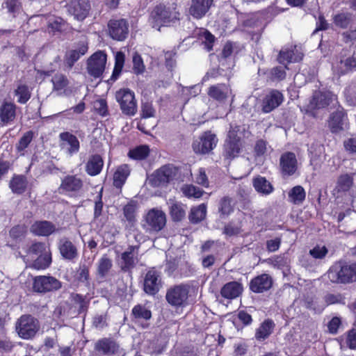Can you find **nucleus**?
<instances>
[{
	"mask_svg": "<svg viewBox=\"0 0 356 356\" xmlns=\"http://www.w3.org/2000/svg\"><path fill=\"white\" fill-rule=\"evenodd\" d=\"M327 277L332 283H350L356 281V264L336 263L327 271Z\"/></svg>",
	"mask_w": 356,
	"mask_h": 356,
	"instance_id": "nucleus-1",
	"label": "nucleus"
},
{
	"mask_svg": "<svg viewBox=\"0 0 356 356\" xmlns=\"http://www.w3.org/2000/svg\"><path fill=\"white\" fill-rule=\"evenodd\" d=\"M179 168L172 164L161 166L149 178V183L154 187L165 186L179 179Z\"/></svg>",
	"mask_w": 356,
	"mask_h": 356,
	"instance_id": "nucleus-2",
	"label": "nucleus"
},
{
	"mask_svg": "<svg viewBox=\"0 0 356 356\" xmlns=\"http://www.w3.org/2000/svg\"><path fill=\"white\" fill-rule=\"evenodd\" d=\"M166 225V215L161 209H152L144 216L143 227L147 232L157 233Z\"/></svg>",
	"mask_w": 356,
	"mask_h": 356,
	"instance_id": "nucleus-3",
	"label": "nucleus"
},
{
	"mask_svg": "<svg viewBox=\"0 0 356 356\" xmlns=\"http://www.w3.org/2000/svg\"><path fill=\"white\" fill-rule=\"evenodd\" d=\"M16 331L22 339H32L40 330L39 321L31 315H23L17 321Z\"/></svg>",
	"mask_w": 356,
	"mask_h": 356,
	"instance_id": "nucleus-4",
	"label": "nucleus"
},
{
	"mask_svg": "<svg viewBox=\"0 0 356 356\" xmlns=\"http://www.w3.org/2000/svg\"><path fill=\"white\" fill-rule=\"evenodd\" d=\"M337 102L336 96L330 91H316L314 92L309 103L307 105V111L315 116L314 111L324 108Z\"/></svg>",
	"mask_w": 356,
	"mask_h": 356,
	"instance_id": "nucleus-5",
	"label": "nucleus"
},
{
	"mask_svg": "<svg viewBox=\"0 0 356 356\" xmlns=\"http://www.w3.org/2000/svg\"><path fill=\"white\" fill-rule=\"evenodd\" d=\"M242 131L238 126H231L225 144V156L227 158L236 156L242 147Z\"/></svg>",
	"mask_w": 356,
	"mask_h": 356,
	"instance_id": "nucleus-6",
	"label": "nucleus"
},
{
	"mask_svg": "<svg viewBox=\"0 0 356 356\" xmlns=\"http://www.w3.org/2000/svg\"><path fill=\"white\" fill-rule=\"evenodd\" d=\"M115 98L120 104L122 113L133 116L137 111V103L133 91L128 88L120 89L116 92Z\"/></svg>",
	"mask_w": 356,
	"mask_h": 356,
	"instance_id": "nucleus-7",
	"label": "nucleus"
},
{
	"mask_svg": "<svg viewBox=\"0 0 356 356\" xmlns=\"http://www.w3.org/2000/svg\"><path fill=\"white\" fill-rule=\"evenodd\" d=\"M33 291L37 293H46L58 290L61 287L59 280L51 276H37L31 278Z\"/></svg>",
	"mask_w": 356,
	"mask_h": 356,
	"instance_id": "nucleus-8",
	"label": "nucleus"
},
{
	"mask_svg": "<svg viewBox=\"0 0 356 356\" xmlns=\"http://www.w3.org/2000/svg\"><path fill=\"white\" fill-rule=\"evenodd\" d=\"M217 141L215 134L211 131H206L198 139L193 141V149L196 154H207L215 148Z\"/></svg>",
	"mask_w": 356,
	"mask_h": 356,
	"instance_id": "nucleus-9",
	"label": "nucleus"
},
{
	"mask_svg": "<svg viewBox=\"0 0 356 356\" xmlns=\"http://www.w3.org/2000/svg\"><path fill=\"white\" fill-rule=\"evenodd\" d=\"M83 186V180L77 175H67L62 179L58 191L60 193L73 196L81 191Z\"/></svg>",
	"mask_w": 356,
	"mask_h": 356,
	"instance_id": "nucleus-10",
	"label": "nucleus"
},
{
	"mask_svg": "<svg viewBox=\"0 0 356 356\" xmlns=\"http://www.w3.org/2000/svg\"><path fill=\"white\" fill-rule=\"evenodd\" d=\"M162 285L161 271L155 268H150L146 273L144 279L143 289L149 295L156 294Z\"/></svg>",
	"mask_w": 356,
	"mask_h": 356,
	"instance_id": "nucleus-11",
	"label": "nucleus"
},
{
	"mask_svg": "<svg viewBox=\"0 0 356 356\" xmlns=\"http://www.w3.org/2000/svg\"><path fill=\"white\" fill-rule=\"evenodd\" d=\"M106 55L102 51L93 54L88 60V73L94 77H99L104 71Z\"/></svg>",
	"mask_w": 356,
	"mask_h": 356,
	"instance_id": "nucleus-12",
	"label": "nucleus"
},
{
	"mask_svg": "<svg viewBox=\"0 0 356 356\" xmlns=\"http://www.w3.org/2000/svg\"><path fill=\"white\" fill-rule=\"evenodd\" d=\"M110 36L116 40H124L129 33V24L124 19H111L108 24Z\"/></svg>",
	"mask_w": 356,
	"mask_h": 356,
	"instance_id": "nucleus-13",
	"label": "nucleus"
},
{
	"mask_svg": "<svg viewBox=\"0 0 356 356\" xmlns=\"http://www.w3.org/2000/svg\"><path fill=\"white\" fill-rule=\"evenodd\" d=\"M179 14L173 8L165 6H158L152 13V17L155 22L165 24L179 18Z\"/></svg>",
	"mask_w": 356,
	"mask_h": 356,
	"instance_id": "nucleus-14",
	"label": "nucleus"
},
{
	"mask_svg": "<svg viewBox=\"0 0 356 356\" xmlns=\"http://www.w3.org/2000/svg\"><path fill=\"white\" fill-rule=\"evenodd\" d=\"M188 289L184 285H177L169 289L166 293V300L172 305L181 306L188 299Z\"/></svg>",
	"mask_w": 356,
	"mask_h": 356,
	"instance_id": "nucleus-15",
	"label": "nucleus"
},
{
	"mask_svg": "<svg viewBox=\"0 0 356 356\" xmlns=\"http://www.w3.org/2000/svg\"><path fill=\"white\" fill-rule=\"evenodd\" d=\"M61 149L68 156H72L79 151L80 145L78 138L69 132H63L59 135Z\"/></svg>",
	"mask_w": 356,
	"mask_h": 356,
	"instance_id": "nucleus-16",
	"label": "nucleus"
},
{
	"mask_svg": "<svg viewBox=\"0 0 356 356\" xmlns=\"http://www.w3.org/2000/svg\"><path fill=\"white\" fill-rule=\"evenodd\" d=\"M280 166L284 177L293 175L298 169V161L296 155L292 152L284 153L280 159Z\"/></svg>",
	"mask_w": 356,
	"mask_h": 356,
	"instance_id": "nucleus-17",
	"label": "nucleus"
},
{
	"mask_svg": "<svg viewBox=\"0 0 356 356\" xmlns=\"http://www.w3.org/2000/svg\"><path fill=\"white\" fill-rule=\"evenodd\" d=\"M213 0H191L189 14L195 19L202 18L209 10Z\"/></svg>",
	"mask_w": 356,
	"mask_h": 356,
	"instance_id": "nucleus-18",
	"label": "nucleus"
},
{
	"mask_svg": "<svg viewBox=\"0 0 356 356\" xmlns=\"http://www.w3.org/2000/svg\"><path fill=\"white\" fill-rule=\"evenodd\" d=\"M90 6L88 0H74L69 5L68 12L77 20H83L87 16Z\"/></svg>",
	"mask_w": 356,
	"mask_h": 356,
	"instance_id": "nucleus-19",
	"label": "nucleus"
},
{
	"mask_svg": "<svg viewBox=\"0 0 356 356\" xmlns=\"http://www.w3.org/2000/svg\"><path fill=\"white\" fill-rule=\"evenodd\" d=\"M282 94L276 90L269 92L264 98L262 103V111L268 113L279 106L283 102Z\"/></svg>",
	"mask_w": 356,
	"mask_h": 356,
	"instance_id": "nucleus-20",
	"label": "nucleus"
},
{
	"mask_svg": "<svg viewBox=\"0 0 356 356\" xmlns=\"http://www.w3.org/2000/svg\"><path fill=\"white\" fill-rule=\"evenodd\" d=\"M353 70H356V58L355 57L346 58H337L332 64L334 73L339 76L345 74Z\"/></svg>",
	"mask_w": 356,
	"mask_h": 356,
	"instance_id": "nucleus-21",
	"label": "nucleus"
},
{
	"mask_svg": "<svg viewBox=\"0 0 356 356\" xmlns=\"http://www.w3.org/2000/svg\"><path fill=\"white\" fill-rule=\"evenodd\" d=\"M273 284L271 277L266 273L253 278L250 284V290L254 293H263L270 289Z\"/></svg>",
	"mask_w": 356,
	"mask_h": 356,
	"instance_id": "nucleus-22",
	"label": "nucleus"
},
{
	"mask_svg": "<svg viewBox=\"0 0 356 356\" xmlns=\"http://www.w3.org/2000/svg\"><path fill=\"white\" fill-rule=\"evenodd\" d=\"M207 94L211 98L223 102L232 94V90L228 85L220 83L210 86Z\"/></svg>",
	"mask_w": 356,
	"mask_h": 356,
	"instance_id": "nucleus-23",
	"label": "nucleus"
},
{
	"mask_svg": "<svg viewBox=\"0 0 356 356\" xmlns=\"http://www.w3.org/2000/svg\"><path fill=\"white\" fill-rule=\"evenodd\" d=\"M58 245L60 253L65 259L72 260L77 257V248L67 238H60Z\"/></svg>",
	"mask_w": 356,
	"mask_h": 356,
	"instance_id": "nucleus-24",
	"label": "nucleus"
},
{
	"mask_svg": "<svg viewBox=\"0 0 356 356\" xmlns=\"http://www.w3.org/2000/svg\"><path fill=\"white\" fill-rule=\"evenodd\" d=\"M303 54L294 49H283L280 51L278 61L284 65L285 68L290 63L298 62L302 60Z\"/></svg>",
	"mask_w": 356,
	"mask_h": 356,
	"instance_id": "nucleus-25",
	"label": "nucleus"
},
{
	"mask_svg": "<svg viewBox=\"0 0 356 356\" xmlns=\"http://www.w3.org/2000/svg\"><path fill=\"white\" fill-rule=\"evenodd\" d=\"M243 285L238 282H230L225 284L220 290L222 296L226 299H235L242 293Z\"/></svg>",
	"mask_w": 356,
	"mask_h": 356,
	"instance_id": "nucleus-26",
	"label": "nucleus"
},
{
	"mask_svg": "<svg viewBox=\"0 0 356 356\" xmlns=\"http://www.w3.org/2000/svg\"><path fill=\"white\" fill-rule=\"evenodd\" d=\"M88 51V44L86 42H80L76 48L72 49L67 52L65 55V62L69 67H72L74 63L77 61L79 58L84 55Z\"/></svg>",
	"mask_w": 356,
	"mask_h": 356,
	"instance_id": "nucleus-27",
	"label": "nucleus"
},
{
	"mask_svg": "<svg viewBox=\"0 0 356 356\" xmlns=\"http://www.w3.org/2000/svg\"><path fill=\"white\" fill-rule=\"evenodd\" d=\"M346 115L342 111L333 113L328 122V126L332 133H338L346 127Z\"/></svg>",
	"mask_w": 356,
	"mask_h": 356,
	"instance_id": "nucleus-28",
	"label": "nucleus"
},
{
	"mask_svg": "<svg viewBox=\"0 0 356 356\" xmlns=\"http://www.w3.org/2000/svg\"><path fill=\"white\" fill-rule=\"evenodd\" d=\"M56 231L55 225L49 221H36L31 227V232L38 236H47Z\"/></svg>",
	"mask_w": 356,
	"mask_h": 356,
	"instance_id": "nucleus-29",
	"label": "nucleus"
},
{
	"mask_svg": "<svg viewBox=\"0 0 356 356\" xmlns=\"http://www.w3.org/2000/svg\"><path fill=\"white\" fill-rule=\"evenodd\" d=\"M103 165L102 158L98 154H95L88 159L86 164V171L90 176H96L101 172Z\"/></svg>",
	"mask_w": 356,
	"mask_h": 356,
	"instance_id": "nucleus-30",
	"label": "nucleus"
},
{
	"mask_svg": "<svg viewBox=\"0 0 356 356\" xmlns=\"http://www.w3.org/2000/svg\"><path fill=\"white\" fill-rule=\"evenodd\" d=\"M252 184L257 192L264 195H270L274 190L270 182L261 176L254 177L252 180Z\"/></svg>",
	"mask_w": 356,
	"mask_h": 356,
	"instance_id": "nucleus-31",
	"label": "nucleus"
},
{
	"mask_svg": "<svg viewBox=\"0 0 356 356\" xmlns=\"http://www.w3.org/2000/svg\"><path fill=\"white\" fill-rule=\"evenodd\" d=\"M130 174V168L127 164L119 165L113 174V185L121 188Z\"/></svg>",
	"mask_w": 356,
	"mask_h": 356,
	"instance_id": "nucleus-32",
	"label": "nucleus"
},
{
	"mask_svg": "<svg viewBox=\"0 0 356 356\" xmlns=\"http://www.w3.org/2000/svg\"><path fill=\"white\" fill-rule=\"evenodd\" d=\"M118 345L115 341L104 338L97 342L95 348L97 351L106 355L115 354L118 350Z\"/></svg>",
	"mask_w": 356,
	"mask_h": 356,
	"instance_id": "nucleus-33",
	"label": "nucleus"
},
{
	"mask_svg": "<svg viewBox=\"0 0 356 356\" xmlns=\"http://www.w3.org/2000/svg\"><path fill=\"white\" fill-rule=\"evenodd\" d=\"M169 208L171 217L174 221H180L186 216V205L181 202L170 199Z\"/></svg>",
	"mask_w": 356,
	"mask_h": 356,
	"instance_id": "nucleus-34",
	"label": "nucleus"
},
{
	"mask_svg": "<svg viewBox=\"0 0 356 356\" xmlns=\"http://www.w3.org/2000/svg\"><path fill=\"white\" fill-rule=\"evenodd\" d=\"M15 114L16 106L13 103L5 102L0 107V119L5 124L13 122Z\"/></svg>",
	"mask_w": 356,
	"mask_h": 356,
	"instance_id": "nucleus-35",
	"label": "nucleus"
},
{
	"mask_svg": "<svg viewBox=\"0 0 356 356\" xmlns=\"http://www.w3.org/2000/svg\"><path fill=\"white\" fill-rule=\"evenodd\" d=\"M310 154V163L314 170L320 168L323 162L321 157L323 152V147L320 144H313L309 148Z\"/></svg>",
	"mask_w": 356,
	"mask_h": 356,
	"instance_id": "nucleus-36",
	"label": "nucleus"
},
{
	"mask_svg": "<svg viewBox=\"0 0 356 356\" xmlns=\"http://www.w3.org/2000/svg\"><path fill=\"white\" fill-rule=\"evenodd\" d=\"M51 82L53 90L59 95L65 93L70 84L68 79L62 74H55L51 79Z\"/></svg>",
	"mask_w": 356,
	"mask_h": 356,
	"instance_id": "nucleus-37",
	"label": "nucleus"
},
{
	"mask_svg": "<svg viewBox=\"0 0 356 356\" xmlns=\"http://www.w3.org/2000/svg\"><path fill=\"white\" fill-rule=\"evenodd\" d=\"M136 247L131 246L129 249L122 254V260L123 261L122 268L124 270L133 268L136 263Z\"/></svg>",
	"mask_w": 356,
	"mask_h": 356,
	"instance_id": "nucleus-38",
	"label": "nucleus"
},
{
	"mask_svg": "<svg viewBox=\"0 0 356 356\" xmlns=\"http://www.w3.org/2000/svg\"><path fill=\"white\" fill-rule=\"evenodd\" d=\"M234 203L229 196L222 197L218 204V212L222 217H227L234 211Z\"/></svg>",
	"mask_w": 356,
	"mask_h": 356,
	"instance_id": "nucleus-39",
	"label": "nucleus"
},
{
	"mask_svg": "<svg viewBox=\"0 0 356 356\" xmlns=\"http://www.w3.org/2000/svg\"><path fill=\"white\" fill-rule=\"evenodd\" d=\"M288 195L291 202L294 204H300L305 199L306 193L302 186H296L290 190Z\"/></svg>",
	"mask_w": 356,
	"mask_h": 356,
	"instance_id": "nucleus-40",
	"label": "nucleus"
},
{
	"mask_svg": "<svg viewBox=\"0 0 356 356\" xmlns=\"http://www.w3.org/2000/svg\"><path fill=\"white\" fill-rule=\"evenodd\" d=\"M274 323L270 320L265 321L256 331L255 337L257 340L261 341L268 338L272 333Z\"/></svg>",
	"mask_w": 356,
	"mask_h": 356,
	"instance_id": "nucleus-41",
	"label": "nucleus"
},
{
	"mask_svg": "<svg viewBox=\"0 0 356 356\" xmlns=\"http://www.w3.org/2000/svg\"><path fill=\"white\" fill-rule=\"evenodd\" d=\"M2 8L13 17H15L22 12V4L19 0H4Z\"/></svg>",
	"mask_w": 356,
	"mask_h": 356,
	"instance_id": "nucleus-42",
	"label": "nucleus"
},
{
	"mask_svg": "<svg viewBox=\"0 0 356 356\" xmlns=\"http://www.w3.org/2000/svg\"><path fill=\"white\" fill-rule=\"evenodd\" d=\"M207 214V206L205 204H201L197 207H193L189 214V220L193 223L202 221Z\"/></svg>",
	"mask_w": 356,
	"mask_h": 356,
	"instance_id": "nucleus-43",
	"label": "nucleus"
},
{
	"mask_svg": "<svg viewBox=\"0 0 356 356\" xmlns=\"http://www.w3.org/2000/svg\"><path fill=\"white\" fill-rule=\"evenodd\" d=\"M14 94L17 98V102L22 104L29 100L31 95L29 88L24 83H19L17 85V88L14 91Z\"/></svg>",
	"mask_w": 356,
	"mask_h": 356,
	"instance_id": "nucleus-44",
	"label": "nucleus"
},
{
	"mask_svg": "<svg viewBox=\"0 0 356 356\" xmlns=\"http://www.w3.org/2000/svg\"><path fill=\"white\" fill-rule=\"evenodd\" d=\"M132 316L136 320H149L152 317V312L144 305H135L131 310Z\"/></svg>",
	"mask_w": 356,
	"mask_h": 356,
	"instance_id": "nucleus-45",
	"label": "nucleus"
},
{
	"mask_svg": "<svg viewBox=\"0 0 356 356\" xmlns=\"http://www.w3.org/2000/svg\"><path fill=\"white\" fill-rule=\"evenodd\" d=\"M51 262V257L49 248L34 260V266L38 269H44L50 265Z\"/></svg>",
	"mask_w": 356,
	"mask_h": 356,
	"instance_id": "nucleus-46",
	"label": "nucleus"
},
{
	"mask_svg": "<svg viewBox=\"0 0 356 356\" xmlns=\"http://www.w3.org/2000/svg\"><path fill=\"white\" fill-rule=\"evenodd\" d=\"M26 180L23 176H15L10 183V187L13 193L21 194L26 190Z\"/></svg>",
	"mask_w": 356,
	"mask_h": 356,
	"instance_id": "nucleus-47",
	"label": "nucleus"
},
{
	"mask_svg": "<svg viewBox=\"0 0 356 356\" xmlns=\"http://www.w3.org/2000/svg\"><path fill=\"white\" fill-rule=\"evenodd\" d=\"M149 153V149L147 145H140L129 150L128 156L135 160L145 159Z\"/></svg>",
	"mask_w": 356,
	"mask_h": 356,
	"instance_id": "nucleus-48",
	"label": "nucleus"
},
{
	"mask_svg": "<svg viewBox=\"0 0 356 356\" xmlns=\"http://www.w3.org/2000/svg\"><path fill=\"white\" fill-rule=\"evenodd\" d=\"M43 243H33L28 250V254L26 257H29L27 259L28 261H34L40 254L43 253L46 250L49 249Z\"/></svg>",
	"mask_w": 356,
	"mask_h": 356,
	"instance_id": "nucleus-49",
	"label": "nucleus"
},
{
	"mask_svg": "<svg viewBox=\"0 0 356 356\" xmlns=\"http://www.w3.org/2000/svg\"><path fill=\"white\" fill-rule=\"evenodd\" d=\"M181 191L184 196L188 198H200L202 196L204 191L200 188L192 184H185L181 188Z\"/></svg>",
	"mask_w": 356,
	"mask_h": 356,
	"instance_id": "nucleus-50",
	"label": "nucleus"
},
{
	"mask_svg": "<svg viewBox=\"0 0 356 356\" xmlns=\"http://www.w3.org/2000/svg\"><path fill=\"white\" fill-rule=\"evenodd\" d=\"M353 183L352 176L348 174L342 175L338 178L336 188L338 191H348L352 187Z\"/></svg>",
	"mask_w": 356,
	"mask_h": 356,
	"instance_id": "nucleus-51",
	"label": "nucleus"
},
{
	"mask_svg": "<svg viewBox=\"0 0 356 356\" xmlns=\"http://www.w3.org/2000/svg\"><path fill=\"white\" fill-rule=\"evenodd\" d=\"M333 20L336 26L346 29L352 22V14L349 13H339L334 16Z\"/></svg>",
	"mask_w": 356,
	"mask_h": 356,
	"instance_id": "nucleus-52",
	"label": "nucleus"
},
{
	"mask_svg": "<svg viewBox=\"0 0 356 356\" xmlns=\"http://www.w3.org/2000/svg\"><path fill=\"white\" fill-rule=\"evenodd\" d=\"M115 67L112 74V79H117L120 74L124 63L125 56L122 52L118 51L115 56Z\"/></svg>",
	"mask_w": 356,
	"mask_h": 356,
	"instance_id": "nucleus-53",
	"label": "nucleus"
},
{
	"mask_svg": "<svg viewBox=\"0 0 356 356\" xmlns=\"http://www.w3.org/2000/svg\"><path fill=\"white\" fill-rule=\"evenodd\" d=\"M132 61L133 70L134 73L136 74H143L145 70V66L141 56L138 54L134 53L133 55Z\"/></svg>",
	"mask_w": 356,
	"mask_h": 356,
	"instance_id": "nucleus-54",
	"label": "nucleus"
},
{
	"mask_svg": "<svg viewBox=\"0 0 356 356\" xmlns=\"http://www.w3.org/2000/svg\"><path fill=\"white\" fill-rule=\"evenodd\" d=\"M267 143L263 140L257 141L254 146V155L258 159H264L268 153Z\"/></svg>",
	"mask_w": 356,
	"mask_h": 356,
	"instance_id": "nucleus-55",
	"label": "nucleus"
},
{
	"mask_svg": "<svg viewBox=\"0 0 356 356\" xmlns=\"http://www.w3.org/2000/svg\"><path fill=\"white\" fill-rule=\"evenodd\" d=\"M26 228L24 225L13 227L10 231V236L14 240H20L24 237Z\"/></svg>",
	"mask_w": 356,
	"mask_h": 356,
	"instance_id": "nucleus-56",
	"label": "nucleus"
},
{
	"mask_svg": "<svg viewBox=\"0 0 356 356\" xmlns=\"http://www.w3.org/2000/svg\"><path fill=\"white\" fill-rule=\"evenodd\" d=\"M324 300L327 304L332 305V304H345V300L342 295L341 294H327L324 297Z\"/></svg>",
	"mask_w": 356,
	"mask_h": 356,
	"instance_id": "nucleus-57",
	"label": "nucleus"
},
{
	"mask_svg": "<svg viewBox=\"0 0 356 356\" xmlns=\"http://www.w3.org/2000/svg\"><path fill=\"white\" fill-rule=\"evenodd\" d=\"M327 252L325 246L317 245L309 250V254L314 259H323L327 254Z\"/></svg>",
	"mask_w": 356,
	"mask_h": 356,
	"instance_id": "nucleus-58",
	"label": "nucleus"
},
{
	"mask_svg": "<svg viewBox=\"0 0 356 356\" xmlns=\"http://www.w3.org/2000/svg\"><path fill=\"white\" fill-rule=\"evenodd\" d=\"M112 266L111 261L106 257H102L99 262L98 266V272L102 276H104Z\"/></svg>",
	"mask_w": 356,
	"mask_h": 356,
	"instance_id": "nucleus-59",
	"label": "nucleus"
},
{
	"mask_svg": "<svg viewBox=\"0 0 356 356\" xmlns=\"http://www.w3.org/2000/svg\"><path fill=\"white\" fill-rule=\"evenodd\" d=\"M32 140V134L31 132L26 133L19 140L17 145V148L19 152L23 151L26 149Z\"/></svg>",
	"mask_w": 356,
	"mask_h": 356,
	"instance_id": "nucleus-60",
	"label": "nucleus"
},
{
	"mask_svg": "<svg viewBox=\"0 0 356 356\" xmlns=\"http://www.w3.org/2000/svg\"><path fill=\"white\" fill-rule=\"evenodd\" d=\"M142 116L143 118H147L154 116L155 111L152 106V104L149 102H145L142 104L141 106Z\"/></svg>",
	"mask_w": 356,
	"mask_h": 356,
	"instance_id": "nucleus-61",
	"label": "nucleus"
},
{
	"mask_svg": "<svg viewBox=\"0 0 356 356\" xmlns=\"http://www.w3.org/2000/svg\"><path fill=\"white\" fill-rule=\"evenodd\" d=\"M124 217L132 222L135 219L136 207L134 204H128L123 209Z\"/></svg>",
	"mask_w": 356,
	"mask_h": 356,
	"instance_id": "nucleus-62",
	"label": "nucleus"
},
{
	"mask_svg": "<svg viewBox=\"0 0 356 356\" xmlns=\"http://www.w3.org/2000/svg\"><path fill=\"white\" fill-rule=\"evenodd\" d=\"M95 111L101 115L105 116L107 114V105L104 99H98L94 103Z\"/></svg>",
	"mask_w": 356,
	"mask_h": 356,
	"instance_id": "nucleus-63",
	"label": "nucleus"
},
{
	"mask_svg": "<svg viewBox=\"0 0 356 356\" xmlns=\"http://www.w3.org/2000/svg\"><path fill=\"white\" fill-rule=\"evenodd\" d=\"M346 343L350 348L356 349V329H352L348 332Z\"/></svg>",
	"mask_w": 356,
	"mask_h": 356,
	"instance_id": "nucleus-64",
	"label": "nucleus"
}]
</instances>
